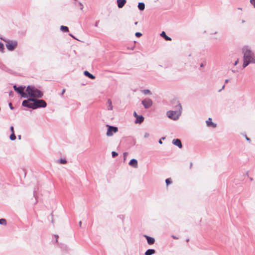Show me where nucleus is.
Segmentation results:
<instances>
[{"instance_id":"obj_8","label":"nucleus","mask_w":255,"mask_h":255,"mask_svg":"<svg viewBox=\"0 0 255 255\" xmlns=\"http://www.w3.org/2000/svg\"><path fill=\"white\" fill-rule=\"evenodd\" d=\"M142 104L145 109H147L152 105V101L151 99L147 98L143 100Z\"/></svg>"},{"instance_id":"obj_35","label":"nucleus","mask_w":255,"mask_h":255,"mask_svg":"<svg viewBox=\"0 0 255 255\" xmlns=\"http://www.w3.org/2000/svg\"><path fill=\"white\" fill-rule=\"evenodd\" d=\"M17 88H18V87H17L16 86H15V85L13 86V89L15 91L17 90L16 89H17Z\"/></svg>"},{"instance_id":"obj_19","label":"nucleus","mask_w":255,"mask_h":255,"mask_svg":"<svg viewBox=\"0 0 255 255\" xmlns=\"http://www.w3.org/2000/svg\"><path fill=\"white\" fill-rule=\"evenodd\" d=\"M138 7L140 10H143L144 9L145 5L142 2H140L138 4Z\"/></svg>"},{"instance_id":"obj_3","label":"nucleus","mask_w":255,"mask_h":255,"mask_svg":"<svg viewBox=\"0 0 255 255\" xmlns=\"http://www.w3.org/2000/svg\"><path fill=\"white\" fill-rule=\"evenodd\" d=\"M243 52L244 53V59L250 61L253 63L255 62L254 54L251 50L248 49L247 47H245L243 49Z\"/></svg>"},{"instance_id":"obj_38","label":"nucleus","mask_w":255,"mask_h":255,"mask_svg":"<svg viewBox=\"0 0 255 255\" xmlns=\"http://www.w3.org/2000/svg\"><path fill=\"white\" fill-rule=\"evenodd\" d=\"M148 135H149V134L146 133L145 134L144 137H147L148 136Z\"/></svg>"},{"instance_id":"obj_16","label":"nucleus","mask_w":255,"mask_h":255,"mask_svg":"<svg viewBox=\"0 0 255 255\" xmlns=\"http://www.w3.org/2000/svg\"><path fill=\"white\" fill-rule=\"evenodd\" d=\"M160 35L161 37H163L166 40H169V41L171 40V38H170L169 37H168V36H167L164 31H162Z\"/></svg>"},{"instance_id":"obj_5","label":"nucleus","mask_w":255,"mask_h":255,"mask_svg":"<svg viewBox=\"0 0 255 255\" xmlns=\"http://www.w3.org/2000/svg\"><path fill=\"white\" fill-rule=\"evenodd\" d=\"M22 105L24 107L35 109L34 99L29 98L27 100H24Z\"/></svg>"},{"instance_id":"obj_32","label":"nucleus","mask_w":255,"mask_h":255,"mask_svg":"<svg viewBox=\"0 0 255 255\" xmlns=\"http://www.w3.org/2000/svg\"><path fill=\"white\" fill-rule=\"evenodd\" d=\"M127 155H128V153H127V152H125V153H124V160H126V157H127Z\"/></svg>"},{"instance_id":"obj_23","label":"nucleus","mask_w":255,"mask_h":255,"mask_svg":"<svg viewBox=\"0 0 255 255\" xmlns=\"http://www.w3.org/2000/svg\"><path fill=\"white\" fill-rule=\"evenodd\" d=\"M0 224L3 225H6V220L4 219H0Z\"/></svg>"},{"instance_id":"obj_29","label":"nucleus","mask_w":255,"mask_h":255,"mask_svg":"<svg viewBox=\"0 0 255 255\" xmlns=\"http://www.w3.org/2000/svg\"><path fill=\"white\" fill-rule=\"evenodd\" d=\"M112 154L113 157H115L118 155V153L115 151H113L112 152Z\"/></svg>"},{"instance_id":"obj_46","label":"nucleus","mask_w":255,"mask_h":255,"mask_svg":"<svg viewBox=\"0 0 255 255\" xmlns=\"http://www.w3.org/2000/svg\"><path fill=\"white\" fill-rule=\"evenodd\" d=\"M225 86L224 85L222 87V89H223L224 88Z\"/></svg>"},{"instance_id":"obj_45","label":"nucleus","mask_w":255,"mask_h":255,"mask_svg":"<svg viewBox=\"0 0 255 255\" xmlns=\"http://www.w3.org/2000/svg\"><path fill=\"white\" fill-rule=\"evenodd\" d=\"M70 36H72V37H74L72 36V35H71V34H70Z\"/></svg>"},{"instance_id":"obj_20","label":"nucleus","mask_w":255,"mask_h":255,"mask_svg":"<svg viewBox=\"0 0 255 255\" xmlns=\"http://www.w3.org/2000/svg\"><path fill=\"white\" fill-rule=\"evenodd\" d=\"M108 103L109 104L108 110H113V106H112V101H111V100L110 99H109L108 100Z\"/></svg>"},{"instance_id":"obj_10","label":"nucleus","mask_w":255,"mask_h":255,"mask_svg":"<svg viewBox=\"0 0 255 255\" xmlns=\"http://www.w3.org/2000/svg\"><path fill=\"white\" fill-rule=\"evenodd\" d=\"M129 165L135 168H137L138 167V163L137 160L135 159H132L129 162Z\"/></svg>"},{"instance_id":"obj_40","label":"nucleus","mask_w":255,"mask_h":255,"mask_svg":"<svg viewBox=\"0 0 255 255\" xmlns=\"http://www.w3.org/2000/svg\"><path fill=\"white\" fill-rule=\"evenodd\" d=\"M55 238H56V242H57L58 236H55Z\"/></svg>"},{"instance_id":"obj_43","label":"nucleus","mask_w":255,"mask_h":255,"mask_svg":"<svg viewBox=\"0 0 255 255\" xmlns=\"http://www.w3.org/2000/svg\"><path fill=\"white\" fill-rule=\"evenodd\" d=\"M226 83H227L228 82V80H226Z\"/></svg>"},{"instance_id":"obj_42","label":"nucleus","mask_w":255,"mask_h":255,"mask_svg":"<svg viewBox=\"0 0 255 255\" xmlns=\"http://www.w3.org/2000/svg\"><path fill=\"white\" fill-rule=\"evenodd\" d=\"M246 139H247V140H250V139L248 137H246Z\"/></svg>"},{"instance_id":"obj_27","label":"nucleus","mask_w":255,"mask_h":255,"mask_svg":"<svg viewBox=\"0 0 255 255\" xmlns=\"http://www.w3.org/2000/svg\"><path fill=\"white\" fill-rule=\"evenodd\" d=\"M165 182L166 183L167 186L171 183V178H167L165 180Z\"/></svg>"},{"instance_id":"obj_41","label":"nucleus","mask_w":255,"mask_h":255,"mask_svg":"<svg viewBox=\"0 0 255 255\" xmlns=\"http://www.w3.org/2000/svg\"><path fill=\"white\" fill-rule=\"evenodd\" d=\"M159 143H160V144H161V143H162V142L161 141V140H159Z\"/></svg>"},{"instance_id":"obj_13","label":"nucleus","mask_w":255,"mask_h":255,"mask_svg":"<svg viewBox=\"0 0 255 255\" xmlns=\"http://www.w3.org/2000/svg\"><path fill=\"white\" fill-rule=\"evenodd\" d=\"M172 143L177 146L179 148L182 147V143L180 139H174L172 141Z\"/></svg>"},{"instance_id":"obj_2","label":"nucleus","mask_w":255,"mask_h":255,"mask_svg":"<svg viewBox=\"0 0 255 255\" xmlns=\"http://www.w3.org/2000/svg\"><path fill=\"white\" fill-rule=\"evenodd\" d=\"M181 106L177 102L176 106L177 110L175 111H170L167 112V116L168 117L172 120H175L177 119L181 114Z\"/></svg>"},{"instance_id":"obj_34","label":"nucleus","mask_w":255,"mask_h":255,"mask_svg":"<svg viewBox=\"0 0 255 255\" xmlns=\"http://www.w3.org/2000/svg\"><path fill=\"white\" fill-rule=\"evenodd\" d=\"M9 106L11 110H12V109H13V107H12V106L11 103H9Z\"/></svg>"},{"instance_id":"obj_25","label":"nucleus","mask_w":255,"mask_h":255,"mask_svg":"<svg viewBox=\"0 0 255 255\" xmlns=\"http://www.w3.org/2000/svg\"><path fill=\"white\" fill-rule=\"evenodd\" d=\"M10 139L11 140H14L16 139V136L14 134V133H12L11 135H10Z\"/></svg>"},{"instance_id":"obj_14","label":"nucleus","mask_w":255,"mask_h":255,"mask_svg":"<svg viewBox=\"0 0 255 255\" xmlns=\"http://www.w3.org/2000/svg\"><path fill=\"white\" fill-rule=\"evenodd\" d=\"M126 2V0H118V6L119 8H122Z\"/></svg>"},{"instance_id":"obj_44","label":"nucleus","mask_w":255,"mask_h":255,"mask_svg":"<svg viewBox=\"0 0 255 255\" xmlns=\"http://www.w3.org/2000/svg\"><path fill=\"white\" fill-rule=\"evenodd\" d=\"M173 238L174 239H177V238H176V237H173Z\"/></svg>"},{"instance_id":"obj_24","label":"nucleus","mask_w":255,"mask_h":255,"mask_svg":"<svg viewBox=\"0 0 255 255\" xmlns=\"http://www.w3.org/2000/svg\"><path fill=\"white\" fill-rule=\"evenodd\" d=\"M142 93L145 95L151 94L149 90H143L142 91Z\"/></svg>"},{"instance_id":"obj_18","label":"nucleus","mask_w":255,"mask_h":255,"mask_svg":"<svg viewBox=\"0 0 255 255\" xmlns=\"http://www.w3.org/2000/svg\"><path fill=\"white\" fill-rule=\"evenodd\" d=\"M155 252V251L154 250L149 249L145 252V255H151L152 254H154Z\"/></svg>"},{"instance_id":"obj_22","label":"nucleus","mask_w":255,"mask_h":255,"mask_svg":"<svg viewBox=\"0 0 255 255\" xmlns=\"http://www.w3.org/2000/svg\"><path fill=\"white\" fill-rule=\"evenodd\" d=\"M250 63H252V62L251 61H249V60H246V59H244V63H243V67L245 68L246 66H247Z\"/></svg>"},{"instance_id":"obj_28","label":"nucleus","mask_w":255,"mask_h":255,"mask_svg":"<svg viewBox=\"0 0 255 255\" xmlns=\"http://www.w3.org/2000/svg\"><path fill=\"white\" fill-rule=\"evenodd\" d=\"M59 163L61 164H65L66 163V160L64 159H60Z\"/></svg>"},{"instance_id":"obj_7","label":"nucleus","mask_w":255,"mask_h":255,"mask_svg":"<svg viewBox=\"0 0 255 255\" xmlns=\"http://www.w3.org/2000/svg\"><path fill=\"white\" fill-rule=\"evenodd\" d=\"M35 103V109L38 108H45L47 104L43 100H36L34 99Z\"/></svg>"},{"instance_id":"obj_26","label":"nucleus","mask_w":255,"mask_h":255,"mask_svg":"<svg viewBox=\"0 0 255 255\" xmlns=\"http://www.w3.org/2000/svg\"><path fill=\"white\" fill-rule=\"evenodd\" d=\"M4 45L3 44L0 42V51H1L2 52H3L4 51Z\"/></svg>"},{"instance_id":"obj_37","label":"nucleus","mask_w":255,"mask_h":255,"mask_svg":"<svg viewBox=\"0 0 255 255\" xmlns=\"http://www.w3.org/2000/svg\"><path fill=\"white\" fill-rule=\"evenodd\" d=\"M238 62H239V59H237V60L235 62L234 65H236L238 64Z\"/></svg>"},{"instance_id":"obj_1","label":"nucleus","mask_w":255,"mask_h":255,"mask_svg":"<svg viewBox=\"0 0 255 255\" xmlns=\"http://www.w3.org/2000/svg\"><path fill=\"white\" fill-rule=\"evenodd\" d=\"M26 91L28 96L31 97L41 98L43 96V93L41 91L32 86H27Z\"/></svg>"},{"instance_id":"obj_15","label":"nucleus","mask_w":255,"mask_h":255,"mask_svg":"<svg viewBox=\"0 0 255 255\" xmlns=\"http://www.w3.org/2000/svg\"><path fill=\"white\" fill-rule=\"evenodd\" d=\"M84 74L85 76H87L88 77H89V78L91 79H95V77L92 74H90L88 71H85L84 72Z\"/></svg>"},{"instance_id":"obj_21","label":"nucleus","mask_w":255,"mask_h":255,"mask_svg":"<svg viewBox=\"0 0 255 255\" xmlns=\"http://www.w3.org/2000/svg\"><path fill=\"white\" fill-rule=\"evenodd\" d=\"M60 29L65 32H68L69 31L68 28L66 26L62 25L60 27Z\"/></svg>"},{"instance_id":"obj_9","label":"nucleus","mask_w":255,"mask_h":255,"mask_svg":"<svg viewBox=\"0 0 255 255\" xmlns=\"http://www.w3.org/2000/svg\"><path fill=\"white\" fill-rule=\"evenodd\" d=\"M25 87H18L17 90L16 91L18 93H19L21 96L23 98H27V95L24 92Z\"/></svg>"},{"instance_id":"obj_33","label":"nucleus","mask_w":255,"mask_h":255,"mask_svg":"<svg viewBox=\"0 0 255 255\" xmlns=\"http://www.w3.org/2000/svg\"><path fill=\"white\" fill-rule=\"evenodd\" d=\"M10 130L12 133H14V128L13 127H10Z\"/></svg>"},{"instance_id":"obj_11","label":"nucleus","mask_w":255,"mask_h":255,"mask_svg":"<svg viewBox=\"0 0 255 255\" xmlns=\"http://www.w3.org/2000/svg\"><path fill=\"white\" fill-rule=\"evenodd\" d=\"M144 237L146 239L147 243L149 245H152L155 242V240L152 237H150L146 235H144Z\"/></svg>"},{"instance_id":"obj_12","label":"nucleus","mask_w":255,"mask_h":255,"mask_svg":"<svg viewBox=\"0 0 255 255\" xmlns=\"http://www.w3.org/2000/svg\"><path fill=\"white\" fill-rule=\"evenodd\" d=\"M206 124L208 127H211L214 128L216 127V124L212 122V119L210 118H209L206 121Z\"/></svg>"},{"instance_id":"obj_31","label":"nucleus","mask_w":255,"mask_h":255,"mask_svg":"<svg viewBox=\"0 0 255 255\" xmlns=\"http://www.w3.org/2000/svg\"><path fill=\"white\" fill-rule=\"evenodd\" d=\"M250 2L255 8V0H250Z\"/></svg>"},{"instance_id":"obj_36","label":"nucleus","mask_w":255,"mask_h":255,"mask_svg":"<svg viewBox=\"0 0 255 255\" xmlns=\"http://www.w3.org/2000/svg\"><path fill=\"white\" fill-rule=\"evenodd\" d=\"M133 115L135 117H138V115H137L136 113L135 112H134L133 113Z\"/></svg>"},{"instance_id":"obj_30","label":"nucleus","mask_w":255,"mask_h":255,"mask_svg":"<svg viewBox=\"0 0 255 255\" xmlns=\"http://www.w3.org/2000/svg\"><path fill=\"white\" fill-rule=\"evenodd\" d=\"M135 34V36H136V37H139L141 36V35H142L141 33L138 32H136Z\"/></svg>"},{"instance_id":"obj_17","label":"nucleus","mask_w":255,"mask_h":255,"mask_svg":"<svg viewBox=\"0 0 255 255\" xmlns=\"http://www.w3.org/2000/svg\"><path fill=\"white\" fill-rule=\"evenodd\" d=\"M144 120V118L142 116H138L136 118V123H141Z\"/></svg>"},{"instance_id":"obj_4","label":"nucleus","mask_w":255,"mask_h":255,"mask_svg":"<svg viewBox=\"0 0 255 255\" xmlns=\"http://www.w3.org/2000/svg\"><path fill=\"white\" fill-rule=\"evenodd\" d=\"M5 42V46L9 51L14 50L17 46L18 43L16 40H5L1 38Z\"/></svg>"},{"instance_id":"obj_6","label":"nucleus","mask_w":255,"mask_h":255,"mask_svg":"<svg viewBox=\"0 0 255 255\" xmlns=\"http://www.w3.org/2000/svg\"><path fill=\"white\" fill-rule=\"evenodd\" d=\"M107 127H108V129L106 133V135L108 136H112L114 133H116L118 131V128L116 127H112L109 125H107Z\"/></svg>"},{"instance_id":"obj_39","label":"nucleus","mask_w":255,"mask_h":255,"mask_svg":"<svg viewBox=\"0 0 255 255\" xmlns=\"http://www.w3.org/2000/svg\"><path fill=\"white\" fill-rule=\"evenodd\" d=\"M65 89H63L62 91V95L64 94V93H65Z\"/></svg>"}]
</instances>
